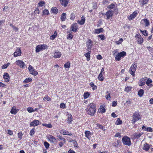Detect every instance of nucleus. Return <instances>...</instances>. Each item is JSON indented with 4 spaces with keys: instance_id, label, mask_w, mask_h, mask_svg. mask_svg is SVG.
Segmentation results:
<instances>
[{
    "instance_id": "1",
    "label": "nucleus",
    "mask_w": 153,
    "mask_h": 153,
    "mask_svg": "<svg viewBox=\"0 0 153 153\" xmlns=\"http://www.w3.org/2000/svg\"><path fill=\"white\" fill-rule=\"evenodd\" d=\"M122 142L124 145L128 146H130L131 144L130 138L126 136L123 137Z\"/></svg>"
},
{
    "instance_id": "2",
    "label": "nucleus",
    "mask_w": 153,
    "mask_h": 153,
    "mask_svg": "<svg viewBox=\"0 0 153 153\" xmlns=\"http://www.w3.org/2000/svg\"><path fill=\"white\" fill-rule=\"evenodd\" d=\"M126 52L123 51L118 53L115 57V59L117 61H120L121 57H123L126 56Z\"/></svg>"
},
{
    "instance_id": "3",
    "label": "nucleus",
    "mask_w": 153,
    "mask_h": 153,
    "mask_svg": "<svg viewBox=\"0 0 153 153\" xmlns=\"http://www.w3.org/2000/svg\"><path fill=\"white\" fill-rule=\"evenodd\" d=\"M137 67V63L132 65L130 68V73L132 76H134L135 75V72L136 71Z\"/></svg>"
},
{
    "instance_id": "4",
    "label": "nucleus",
    "mask_w": 153,
    "mask_h": 153,
    "mask_svg": "<svg viewBox=\"0 0 153 153\" xmlns=\"http://www.w3.org/2000/svg\"><path fill=\"white\" fill-rule=\"evenodd\" d=\"M140 116L139 113L137 112H135L133 114V119L132 121H133V124H134L135 123V122L139 120L140 118L139 117Z\"/></svg>"
},
{
    "instance_id": "5",
    "label": "nucleus",
    "mask_w": 153,
    "mask_h": 153,
    "mask_svg": "<svg viewBox=\"0 0 153 153\" xmlns=\"http://www.w3.org/2000/svg\"><path fill=\"white\" fill-rule=\"evenodd\" d=\"M46 48L47 45H38L36 47V53L39 52L41 51L44 50Z\"/></svg>"
},
{
    "instance_id": "6",
    "label": "nucleus",
    "mask_w": 153,
    "mask_h": 153,
    "mask_svg": "<svg viewBox=\"0 0 153 153\" xmlns=\"http://www.w3.org/2000/svg\"><path fill=\"white\" fill-rule=\"evenodd\" d=\"M30 73L34 76L37 75L38 73L37 71L35 70L34 68L31 65H29L28 68Z\"/></svg>"
},
{
    "instance_id": "7",
    "label": "nucleus",
    "mask_w": 153,
    "mask_h": 153,
    "mask_svg": "<svg viewBox=\"0 0 153 153\" xmlns=\"http://www.w3.org/2000/svg\"><path fill=\"white\" fill-rule=\"evenodd\" d=\"M86 46L87 48V51H89L91 50L93 45V42L91 39H88V41L86 42Z\"/></svg>"
},
{
    "instance_id": "8",
    "label": "nucleus",
    "mask_w": 153,
    "mask_h": 153,
    "mask_svg": "<svg viewBox=\"0 0 153 153\" xmlns=\"http://www.w3.org/2000/svg\"><path fill=\"white\" fill-rule=\"evenodd\" d=\"M17 65L19 66L20 68H24L25 67V65L24 62L22 60H18L16 62Z\"/></svg>"
},
{
    "instance_id": "9",
    "label": "nucleus",
    "mask_w": 153,
    "mask_h": 153,
    "mask_svg": "<svg viewBox=\"0 0 153 153\" xmlns=\"http://www.w3.org/2000/svg\"><path fill=\"white\" fill-rule=\"evenodd\" d=\"M87 112L88 114L91 116L94 115L96 110V109H94V108L91 109L89 108H88V109L87 108Z\"/></svg>"
},
{
    "instance_id": "10",
    "label": "nucleus",
    "mask_w": 153,
    "mask_h": 153,
    "mask_svg": "<svg viewBox=\"0 0 153 153\" xmlns=\"http://www.w3.org/2000/svg\"><path fill=\"white\" fill-rule=\"evenodd\" d=\"M135 36L137 38V41L138 43L140 44H141L143 41V39L141 35L140 34H137Z\"/></svg>"
},
{
    "instance_id": "11",
    "label": "nucleus",
    "mask_w": 153,
    "mask_h": 153,
    "mask_svg": "<svg viewBox=\"0 0 153 153\" xmlns=\"http://www.w3.org/2000/svg\"><path fill=\"white\" fill-rule=\"evenodd\" d=\"M21 53V51L20 48H18L13 53L14 56V57H16L17 56H20Z\"/></svg>"
},
{
    "instance_id": "12",
    "label": "nucleus",
    "mask_w": 153,
    "mask_h": 153,
    "mask_svg": "<svg viewBox=\"0 0 153 153\" xmlns=\"http://www.w3.org/2000/svg\"><path fill=\"white\" fill-rule=\"evenodd\" d=\"M113 11L112 10H108L105 13V15L107 16L106 19L108 20L111 17L113 16Z\"/></svg>"
},
{
    "instance_id": "13",
    "label": "nucleus",
    "mask_w": 153,
    "mask_h": 153,
    "mask_svg": "<svg viewBox=\"0 0 153 153\" xmlns=\"http://www.w3.org/2000/svg\"><path fill=\"white\" fill-rule=\"evenodd\" d=\"M78 29L77 25V23H75L71 25V30L73 32H76Z\"/></svg>"
},
{
    "instance_id": "14",
    "label": "nucleus",
    "mask_w": 153,
    "mask_h": 153,
    "mask_svg": "<svg viewBox=\"0 0 153 153\" xmlns=\"http://www.w3.org/2000/svg\"><path fill=\"white\" fill-rule=\"evenodd\" d=\"M39 124V121L38 120H35L31 122L30 124V126H35L38 125Z\"/></svg>"
},
{
    "instance_id": "15",
    "label": "nucleus",
    "mask_w": 153,
    "mask_h": 153,
    "mask_svg": "<svg viewBox=\"0 0 153 153\" xmlns=\"http://www.w3.org/2000/svg\"><path fill=\"white\" fill-rule=\"evenodd\" d=\"M48 141L51 143H55L56 142V138L52 135H49L47 137Z\"/></svg>"
},
{
    "instance_id": "16",
    "label": "nucleus",
    "mask_w": 153,
    "mask_h": 153,
    "mask_svg": "<svg viewBox=\"0 0 153 153\" xmlns=\"http://www.w3.org/2000/svg\"><path fill=\"white\" fill-rule=\"evenodd\" d=\"M62 55L61 53L59 51L55 52L53 54V56L55 58H60Z\"/></svg>"
},
{
    "instance_id": "17",
    "label": "nucleus",
    "mask_w": 153,
    "mask_h": 153,
    "mask_svg": "<svg viewBox=\"0 0 153 153\" xmlns=\"http://www.w3.org/2000/svg\"><path fill=\"white\" fill-rule=\"evenodd\" d=\"M3 78L6 82H9L10 79V76L9 74L7 73H4L3 75Z\"/></svg>"
},
{
    "instance_id": "18",
    "label": "nucleus",
    "mask_w": 153,
    "mask_h": 153,
    "mask_svg": "<svg viewBox=\"0 0 153 153\" xmlns=\"http://www.w3.org/2000/svg\"><path fill=\"white\" fill-rule=\"evenodd\" d=\"M137 14V12L136 11H134L128 17V19L130 20H131L136 16Z\"/></svg>"
},
{
    "instance_id": "19",
    "label": "nucleus",
    "mask_w": 153,
    "mask_h": 153,
    "mask_svg": "<svg viewBox=\"0 0 153 153\" xmlns=\"http://www.w3.org/2000/svg\"><path fill=\"white\" fill-rule=\"evenodd\" d=\"M61 4L64 7H66L69 2L68 0H59Z\"/></svg>"
},
{
    "instance_id": "20",
    "label": "nucleus",
    "mask_w": 153,
    "mask_h": 153,
    "mask_svg": "<svg viewBox=\"0 0 153 153\" xmlns=\"http://www.w3.org/2000/svg\"><path fill=\"white\" fill-rule=\"evenodd\" d=\"M142 129L145 131L149 132H152V129L151 127H146L144 126H143L142 127Z\"/></svg>"
},
{
    "instance_id": "21",
    "label": "nucleus",
    "mask_w": 153,
    "mask_h": 153,
    "mask_svg": "<svg viewBox=\"0 0 153 153\" xmlns=\"http://www.w3.org/2000/svg\"><path fill=\"white\" fill-rule=\"evenodd\" d=\"M18 110L15 108V106H13L10 112L13 114H16L18 111Z\"/></svg>"
},
{
    "instance_id": "22",
    "label": "nucleus",
    "mask_w": 153,
    "mask_h": 153,
    "mask_svg": "<svg viewBox=\"0 0 153 153\" xmlns=\"http://www.w3.org/2000/svg\"><path fill=\"white\" fill-rule=\"evenodd\" d=\"M84 16H82L80 21L78 20L77 22V23L80 25H83L85 22V19L84 17Z\"/></svg>"
},
{
    "instance_id": "23",
    "label": "nucleus",
    "mask_w": 153,
    "mask_h": 153,
    "mask_svg": "<svg viewBox=\"0 0 153 153\" xmlns=\"http://www.w3.org/2000/svg\"><path fill=\"white\" fill-rule=\"evenodd\" d=\"M96 104H94V103H91L87 107V109L88 108H91V109H96Z\"/></svg>"
},
{
    "instance_id": "24",
    "label": "nucleus",
    "mask_w": 153,
    "mask_h": 153,
    "mask_svg": "<svg viewBox=\"0 0 153 153\" xmlns=\"http://www.w3.org/2000/svg\"><path fill=\"white\" fill-rule=\"evenodd\" d=\"M150 148L149 145L147 143H145L143 146V149L145 151H148Z\"/></svg>"
},
{
    "instance_id": "25",
    "label": "nucleus",
    "mask_w": 153,
    "mask_h": 153,
    "mask_svg": "<svg viewBox=\"0 0 153 153\" xmlns=\"http://www.w3.org/2000/svg\"><path fill=\"white\" fill-rule=\"evenodd\" d=\"M88 52L85 53L84 55L87 58V60L89 61L90 59V54H91V50L88 51Z\"/></svg>"
},
{
    "instance_id": "26",
    "label": "nucleus",
    "mask_w": 153,
    "mask_h": 153,
    "mask_svg": "<svg viewBox=\"0 0 153 153\" xmlns=\"http://www.w3.org/2000/svg\"><path fill=\"white\" fill-rule=\"evenodd\" d=\"M104 31L103 29L102 28L99 29H97L95 30V33L99 34L101 32H103Z\"/></svg>"
},
{
    "instance_id": "27",
    "label": "nucleus",
    "mask_w": 153,
    "mask_h": 153,
    "mask_svg": "<svg viewBox=\"0 0 153 153\" xmlns=\"http://www.w3.org/2000/svg\"><path fill=\"white\" fill-rule=\"evenodd\" d=\"M142 21L145 23L144 25L145 27H148L149 25V22L148 20L144 19H143Z\"/></svg>"
},
{
    "instance_id": "28",
    "label": "nucleus",
    "mask_w": 153,
    "mask_h": 153,
    "mask_svg": "<svg viewBox=\"0 0 153 153\" xmlns=\"http://www.w3.org/2000/svg\"><path fill=\"white\" fill-rule=\"evenodd\" d=\"M66 19V14L65 13H62L61 17V20L62 21H64Z\"/></svg>"
},
{
    "instance_id": "29",
    "label": "nucleus",
    "mask_w": 153,
    "mask_h": 153,
    "mask_svg": "<svg viewBox=\"0 0 153 153\" xmlns=\"http://www.w3.org/2000/svg\"><path fill=\"white\" fill-rule=\"evenodd\" d=\"M152 82V80L150 79H148L146 82V84L149 86H152V84L151 83Z\"/></svg>"
},
{
    "instance_id": "30",
    "label": "nucleus",
    "mask_w": 153,
    "mask_h": 153,
    "mask_svg": "<svg viewBox=\"0 0 153 153\" xmlns=\"http://www.w3.org/2000/svg\"><path fill=\"white\" fill-rule=\"evenodd\" d=\"M145 79H142L140 80L139 85L140 86H143L145 84Z\"/></svg>"
},
{
    "instance_id": "31",
    "label": "nucleus",
    "mask_w": 153,
    "mask_h": 153,
    "mask_svg": "<svg viewBox=\"0 0 153 153\" xmlns=\"http://www.w3.org/2000/svg\"><path fill=\"white\" fill-rule=\"evenodd\" d=\"M68 118L67 119V121L69 123H70L72 121V117L71 114H68Z\"/></svg>"
},
{
    "instance_id": "32",
    "label": "nucleus",
    "mask_w": 153,
    "mask_h": 153,
    "mask_svg": "<svg viewBox=\"0 0 153 153\" xmlns=\"http://www.w3.org/2000/svg\"><path fill=\"white\" fill-rule=\"evenodd\" d=\"M51 10L52 12L53 13L57 14L58 13V10L56 7H52Z\"/></svg>"
},
{
    "instance_id": "33",
    "label": "nucleus",
    "mask_w": 153,
    "mask_h": 153,
    "mask_svg": "<svg viewBox=\"0 0 153 153\" xmlns=\"http://www.w3.org/2000/svg\"><path fill=\"white\" fill-rule=\"evenodd\" d=\"M105 98L108 100H109L110 99V93L108 91H107L106 93Z\"/></svg>"
},
{
    "instance_id": "34",
    "label": "nucleus",
    "mask_w": 153,
    "mask_h": 153,
    "mask_svg": "<svg viewBox=\"0 0 153 153\" xmlns=\"http://www.w3.org/2000/svg\"><path fill=\"white\" fill-rule=\"evenodd\" d=\"M144 94V91L143 89H140L138 92V94L140 97L142 96Z\"/></svg>"
},
{
    "instance_id": "35",
    "label": "nucleus",
    "mask_w": 153,
    "mask_h": 153,
    "mask_svg": "<svg viewBox=\"0 0 153 153\" xmlns=\"http://www.w3.org/2000/svg\"><path fill=\"white\" fill-rule=\"evenodd\" d=\"M32 81V79L31 78H27L23 81V82L26 83L29 82H31Z\"/></svg>"
},
{
    "instance_id": "36",
    "label": "nucleus",
    "mask_w": 153,
    "mask_h": 153,
    "mask_svg": "<svg viewBox=\"0 0 153 153\" xmlns=\"http://www.w3.org/2000/svg\"><path fill=\"white\" fill-rule=\"evenodd\" d=\"M57 36V33H56V31H55L54 33V34L50 36V39H51L53 40L55 38L56 36Z\"/></svg>"
},
{
    "instance_id": "37",
    "label": "nucleus",
    "mask_w": 153,
    "mask_h": 153,
    "mask_svg": "<svg viewBox=\"0 0 153 153\" xmlns=\"http://www.w3.org/2000/svg\"><path fill=\"white\" fill-rule=\"evenodd\" d=\"M103 74H100L98 77V79L99 80L102 81L103 80L104 78L103 76Z\"/></svg>"
},
{
    "instance_id": "38",
    "label": "nucleus",
    "mask_w": 153,
    "mask_h": 153,
    "mask_svg": "<svg viewBox=\"0 0 153 153\" xmlns=\"http://www.w3.org/2000/svg\"><path fill=\"white\" fill-rule=\"evenodd\" d=\"M90 94L88 92H85L84 93L83 95L84 98L86 99L88 98Z\"/></svg>"
},
{
    "instance_id": "39",
    "label": "nucleus",
    "mask_w": 153,
    "mask_h": 153,
    "mask_svg": "<svg viewBox=\"0 0 153 153\" xmlns=\"http://www.w3.org/2000/svg\"><path fill=\"white\" fill-rule=\"evenodd\" d=\"M139 2L142 3V6H143L145 4H147L148 1L149 0H141Z\"/></svg>"
},
{
    "instance_id": "40",
    "label": "nucleus",
    "mask_w": 153,
    "mask_h": 153,
    "mask_svg": "<svg viewBox=\"0 0 153 153\" xmlns=\"http://www.w3.org/2000/svg\"><path fill=\"white\" fill-rule=\"evenodd\" d=\"M64 67L66 68H69L70 67V63L69 62H67L64 65Z\"/></svg>"
},
{
    "instance_id": "41",
    "label": "nucleus",
    "mask_w": 153,
    "mask_h": 153,
    "mask_svg": "<svg viewBox=\"0 0 153 153\" xmlns=\"http://www.w3.org/2000/svg\"><path fill=\"white\" fill-rule=\"evenodd\" d=\"M44 126H45L47 128H51L52 127V125L51 124L49 123L48 124H46L45 123H43L42 125Z\"/></svg>"
},
{
    "instance_id": "42",
    "label": "nucleus",
    "mask_w": 153,
    "mask_h": 153,
    "mask_svg": "<svg viewBox=\"0 0 153 153\" xmlns=\"http://www.w3.org/2000/svg\"><path fill=\"white\" fill-rule=\"evenodd\" d=\"M97 126L98 128L101 129L103 131H105V129L104 127L102 126V125L100 124H97Z\"/></svg>"
},
{
    "instance_id": "43",
    "label": "nucleus",
    "mask_w": 153,
    "mask_h": 153,
    "mask_svg": "<svg viewBox=\"0 0 153 153\" xmlns=\"http://www.w3.org/2000/svg\"><path fill=\"white\" fill-rule=\"evenodd\" d=\"M100 110L102 113H103L105 111V108L103 106L100 107Z\"/></svg>"
},
{
    "instance_id": "44",
    "label": "nucleus",
    "mask_w": 153,
    "mask_h": 153,
    "mask_svg": "<svg viewBox=\"0 0 153 153\" xmlns=\"http://www.w3.org/2000/svg\"><path fill=\"white\" fill-rule=\"evenodd\" d=\"M115 5L113 3H111L110 5L108 6V8L110 9H112L114 8Z\"/></svg>"
},
{
    "instance_id": "45",
    "label": "nucleus",
    "mask_w": 153,
    "mask_h": 153,
    "mask_svg": "<svg viewBox=\"0 0 153 153\" xmlns=\"http://www.w3.org/2000/svg\"><path fill=\"white\" fill-rule=\"evenodd\" d=\"M49 14V11L48 10L45 9L43 11V14L45 15H48Z\"/></svg>"
},
{
    "instance_id": "46",
    "label": "nucleus",
    "mask_w": 153,
    "mask_h": 153,
    "mask_svg": "<svg viewBox=\"0 0 153 153\" xmlns=\"http://www.w3.org/2000/svg\"><path fill=\"white\" fill-rule=\"evenodd\" d=\"M44 145L46 148L48 149L50 146L49 144L47 142H45L44 143Z\"/></svg>"
},
{
    "instance_id": "47",
    "label": "nucleus",
    "mask_w": 153,
    "mask_h": 153,
    "mask_svg": "<svg viewBox=\"0 0 153 153\" xmlns=\"http://www.w3.org/2000/svg\"><path fill=\"white\" fill-rule=\"evenodd\" d=\"M60 133L62 134H69L70 133L68 131H66L64 130H61Z\"/></svg>"
},
{
    "instance_id": "48",
    "label": "nucleus",
    "mask_w": 153,
    "mask_h": 153,
    "mask_svg": "<svg viewBox=\"0 0 153 153\" xmlns=\"http://www.w3.org/2000/svg\"><path fill=\"white\" fill-rule=\"evenodd\" d=\"M122 121L120 120V119L119 118H117V120L116 121V123L117 125H120L122 123Z\"/></svg>"
},
{
    "instance_id": "49",
    "label": "nucleus",
    "mask_w": 153,
    "mask_h": 153,
    "mask_svg": "<svg viewBox=\"0 0 153 153\" xmlns=\"http://www.w3.org/2000/svg\"><path fill=\"white\" fill-rule=\"evenodd\" d=\"M27 111L29 113H31L32 112H34V110L33 109V108L31 107H29L27 108Z\"/></svg>"
},
{
    "instance_id": "50",
    "label": "nucleus",
    "mask_w": 153,
    "mask_h": 153,
    "mask_svg": "<svg viewBox=\"0 0 153 153\" xmlns=\"http://www.w3.org/2000/svg\"><path fill=\"white\" fill-rule=\"evenodd\" d=\"M141 32L145 36H146L148 35V33H147V31L146 30L142 31L140 30Z\"/></svg>"
},
{
    "instance_id": "51",
    "label": "nucleus",
    "mask_w": 153,
    "mask_h": 153,
    "mask_svg": "<svg viewBox=\"0 0 153 153\" xmlns=\"http://www.w3.org/2000/svg\"><path fill=\"white\" fill-rule=\"evenodd\" d=\"M73 38V36L71 33L69 34L67 37V39H72Z\"/></svg>"
},
{
    "instance_id": "52",
    "label": "nucleus",
    "mask_w": 153,
    "mask_h": 153,
    "mask_svg": "<svg viewBox=\"0 0 153 153\" xmlns=\"http://www.w3.org/2000/svg\"><path fill=\"white\" fill-rule=\"evenodd\" d=\"M75 17V15L74 13H71L70 16V19L72 20H73Z\"/></svg>"
},
{
    "instance_id": "53",
    "label": "nucleus",
    "mask_w": 153,
    "mask_h": 153,
    "mask_svg": "<svg viewBox=\"0 0 153 153\" xmlns=\"http://www.w3.org/2000/svg\"><path fill=\"white\" fill-rule=\"evenodd\" d=\"M131 88L130 86H127V87L125 89V91L128 92L130 90H131Z\"/></svg>"
},
{
    "instance_id": "54",
    "label": "nucleus",
    "mask_w": 153,
    "mask_h": 153,
    "mask_svg": "<svg viewBox=\"0 0 153 153\" xmlns=\"http://www.w3.org/2000/svg\"><path fill=\"white\" fill-rule=\"evenodd\" d=\"M98 37H99L102 40H104L105 39V36L103 35H99L98 36Z\"/></svg>"
},
{
    "instance_id": "55",
    "label": "nucleus",
    "mask_w": 153,
    "mask_h": 153,
    "mask_svg": "<svg viewBox=\"0 0 153 153\" xmlns=\"http://www.w3.org/2000/svg\"><path fill=\"white\" fill-rule=\"evenodd\" d=\"M43 100H46L48 101H49L51 100V98L50 97H48V96H46L44 97Z\"/></svg>"
},
{
    "instance_id": "56",
    "label": "nucleus",
    "mask_w": 153,
    "mask_h": 153,
    "mask_svg": "<svg viewBox=\"0 0 153 153\" xmlns=\"http://www.w3.org/2000/svg\"><path fill=\"white\" fill-rule=\"evenodd\" d=\"M73 144H74V146L75 148H79V146H78L76 140L74 141Z\"/></svg>"
},
{
    "instance_id": "57",
    "label": "nucleus",
    "mask_w": 153,
    "mask_h": 153,
    "mask_svg": "<svg viewBox=\"0 0 153 153\" xmlns=\"http://www.w3.org/2000/svg\"><path fill=\"white\" fill-rule=\"evenodd\" d=\"M60 107L62 108H65L66 107L65 104L63 103H61L60 104Z\"/></svg>"
},
{
    "instance_id": "58",
    "label": "nucleus",
    "mask_w": 153,
    "mask_h": 153,
    "mask_svg": "<svg viewBox=\"0 0 153 153\" xmlns=\"http://www.w3.org/2000/svg\"><path fill=\"white\" fill-rule=\"evenodd\" d=\"M45 4V2L44 1H41L38 3V5L39 6L42 7L43 6V4Z\"/></svg>"
},
{
    "instance_id": "59",
    "label": "nucleus",
    "mask_w": 153,
    "mask_h": 153,
    "mask_svg": "<svg viewBox=\"0 0 153 153\" xmlns=\"http://www.w3.org/2000/svg\"><path fill=\"white\" fill-rule=\"evenodd\" d=\"M58 138L59 139V140H62L64 142V143H65V138H63L62 136H59Z\"/></svg>"
},
{
    "instance_id": "60",
    "label": "nucleus",
    "mask_w": 153,
    "mask_h": 153,
    "mask_svg": "<svg viewBox=\"0 0 153 153\" xmlns=\"http://www.w3.org/2000/svg\"><path fill=\"white\" fill-rule=\"evenodd\" d=\"M123 39L122 38H121L119 40L116 42H117V44L119 45L121 44V43L123 42Z\"/></svg>"
},
{
    "instance_id": "61",
    "label": "nucleus",
    "mask_w": 153,
    "mask_h": 153,
    "mask_svg": "<svg viewBox=\"0 0 153 153\" xmlns=\"http://www.w3.org/2000/svg\"><path fill=\"white\" fill-rule=\"evenodd\" d=\"M35 14H39V11L38 8H36L34 11Z\"/></svg>"
},
{
    "instance_id": "62",
    "label": "nucleus",
    "mask_w": 153,
    "mask_h": 153,
    "mask_svg": "<svg viewBox=\"0 0 153 153\" xmlns=\"http://www.w3.org/2000/svg\"><path fill=\"white\" fill-rule=\"evenodd\" d=\"M13 29L16 32H17L18 31L19 29L18 27L15 26H13Z\"/></svg>"
},
{
    "instance_id": "63",
    "label": "nucleus",
    "mask_w": 153,
    "mask_h": 153,
    "mask_svg": "<svg viewBox=\"0 0 153 153\" xmlns=\"http://www.w3.org/2000/svg\"><path fill=\"white\" fill-rule=\"evenodd\" d=\"M97 58L98 59H102V57L100 55H98L97 56Z\"/></svg>"
},
{
    "instance_id": "64",
    "label": "nucleus",
    "mask_w": 153,
    "mask_h": 153,
    "mask_svg": "<svg viewBox=\"0 0 153 153\" xmlns=\"http://www.w3.org/2000/svg\"><path fill=\"white\" fill-rule=\"evenodd\" d=\"M112 106H116L117 105V102L115 101H114L112 102Z\"/></svg>"
}]
</instances>
